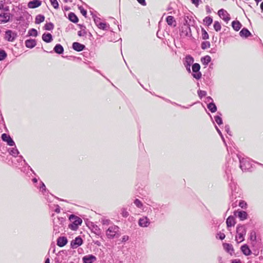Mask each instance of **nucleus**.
I'll return each mask as SVG.
<instances>
[{
    "instance_id": "obj_1",
    "label": "nucleus",
    "mask_w": 263,
    "mask_h": 263,
    "mask_svg": "<svg viewBox=\"0 0 263 263\" xmlns=\"http://www.w3.org/2000/svg\"><path fill=\"white\" fill-rule=\"evenodd\" d=\"M15 20L18 21L21 25L27 27L32 20V16L27 12H22L20 16H16Z\"/></svg>"
},
{
    "instance_id": "obj_2",
    "label": "nucleus",
    "mask_w": 263,
    "mask_h": 263,
    "mask_svg": "<svg viewBox=\"0 0 263 263\" xmlns=\"http://www.w3.org/2000/svg\"><path fill=\"white\" fill-rule=\"evenodd\" d=\"M120 234V228L115 224L109 226L106 231V235L109 239L118 238Z\"/></svg>"
},
{
    "instance_id": "obj_3",
    "label": "nucleus",
    "mask_w": 263,
    "mask_h": 263,
    "mask_svg": "<svg viewBox=\"0 0 263 263\" xmlns=\"http://www.w3.org/2000/svg\"><path fill=\"white\" fill-rule=\"evenodd\" d=\"M247 229L244 225L239 224L236 228V235L235 236L236 241L238 243L241 242L244 240L245 236L246 234Z\"/></svg>"
},
{
    "instance_id": "obj_4",
    "label": "nucleus",
    "mask_w": 263,
    "mask_h": 263,
    "mask_svg": "<svg viewBox=\"0 0 263 263\" xmlns=\"http://www.w3.org/2000/svg\"><path fill=\"white\" fill-rule=\"evenodd\" d=\"M13 15L10 12V10L7 11H0V24L7 23L10 21Z\"/></svg>"
},
{
    "instance_id": "obj_5",
    "label": "nucleus",
    "mask_w": 263,
    "mask_h": 263,
    "mask_svg": "<svg viewBox=\"0 0 263 263\" xmlns=\"http://www.w3.org/2000/svg\"><path fill=\"white\" fill-rule=\"evenodd\" d=\"M240 167L243 171L249 170L251 167V163L248 158H239Z\"/></svg>"
},
{
    "instance_id": "obj_6",
    "label": "nucleus",
    "mask_w": 263,
    "mask_h": 263,
    "mask_svg": "<svg viewBox=\"0 0 263 263\" xmlns=\"http://www.w3.org/2000/svg\"><path fill=\"white\" fill-rule=\"evenodd\" d=\"M200 69V66L198 63H195L192 66V70L193 72L192 76L194 78L197 80L200 79L201 77V73L200 72H199Z\"/></svg>"
},
{
    "instance_id": "obj_7",
    "label": "nucleus",
    "mask_w": 263,
    "mask_h": 263,
    "mask_svg": "<svg viewBox=\"0 0 263 263\" xmlns=\"http://www.w3.org/2000/svg\"><path fill=\"white\" fill-rule=\"evenodd\" d=\"M219 16L225 22H228L230 20V15L223 9L219 10L218 12Z\"/></svg>"
},
{
    "instance_id": "obj_8",
    "label": "nucleus",
    "mask_w": 263,
    "mask_h": 263,
    "mask_svg": "<svg viewBox=\"0 0 263 263\" xmlns=\"http://www.w3.org/2000/svg\"><path fill=\"white\" fill-rule=\"evenodd\" d=\"M138 224L141 227H147L150 224V221L146 216H143L139 219Z\"/></svg>"
},
{
    "instance_id": "obj_9",
    "label": "nucleus",
    "mask_w": 263,
    "mask_h": 263,
    "mask_svg": "<svg viewBox=\"0 0 263 263\" xmlns=\"http://www.w3.org/2000/svg\"><path fill=\"white\" fill-rule=\"evenodd\" d=\"M2 139L4 141L6 142L7 144L9 146L15 145L14 142L9 135L6 134H3L2 135Z\"/></svg>"
},
{
    "instance_id": "obj_10",
    "label": "nucleus",
    "mask_w": 263,
    "mask_h": 263,
    "mask_svg": "<svg viewBox=\"0 0 263 263\" xmlns=\"http://www.w3.org/2000/svg\"><path fill=\"white\" fill-rule=\"evenodd\" d=\"M83 243V240L80 237H77L71 241L70 245L72 248H77Z\"/></svg>"
},
{
    "instance_id": "obj_11",
    "label": "nucleus",
    "mask_w": 263,
    "mask_h": 263,
    "mask_svg": "<svg viewBox=\"0 0 263 263\" xmlns=\"http://www.w3.org/2000/svg\"><path fill=\"white\" fill-rule=\"evenodd\" d=\"M96 260V257L93 255H88L83 257L84 263H93Z\"/></svg>"
},
{
    "instance_id": "obj_12",
    "label": "nucleus",
    "mask_w": 263,
    "mask_h": 263,
    "mask_svg": "<svg viewBox=\"0 0 263 263\" xmlns=\"http://www.w3.org/2000/svg\"><path fill=\"white\" fill-rule=\"evenodd\" d=\"M69 218L72 222L78 226L81 225L82 222V220L80 218L73 215H71Z\"/></svg>"
},
{
    "instance_id": "obj_13",
    "label": "nucleus",
    "mask_w": 263,
    "mask_h": 263,
    "mask_svg": "<svg viewBox=\"0 0 263 263\" xmlns=\"http://www.w3.org/2000/svg\"><path fill=\"white\" fill-rule=\"evenodd\" d=\"M85 46L81 44L78 42H74L72 44V48L77 51H82L84 48Z\"/></svg>"
},
{
    "instance_id": "obj_14",
    "label": "nucleus",
    "mask_w": 263,
    "mask_h": 263,
    "mask_svg": "<svg viewBox=\"0 0 263 263\" xmlns=\"http://www.w3.org/2000/svg\"><path fill=\"white\" fill-rule=\"evenodd\" d=\"M67 243V239L65 237H60L57 239V245L60 247H63Z\"/></svg>"
},
{
    "instance_id": "obj_15",
    "label": "nucleus",
    "mask_w": 263,
    "mask_h": 263,
    "mask_svg": "<svg viewBox=\"0 0 263 263\" xmlns=\"http://www.w3.org/2000/svg\"><path fill=\"white\" fill-rule=\"evenodd\" d=\"M58 222L60 225H61V227H60L59 225L55 224V222H54L53 224V231L55 232V234L60 233V228L62 227V222L64 221V219L63 218H58Z\"/></svg>"
},
{
    "instance_id": "obj_16",
    "label": "nucleus",
    "mask_w": 263,
    "mask_h": 263,
    "mask_svg": "<svg viewBox=\"0 0 263 263\" xmlns=\"http://www.w3.org/2000/svg\"><path fill=\"white\" fill-rule=\"evenodd\" d=\"M41 5V2L39 0H33L30 1L28 4V6L30 8H35Z\"/></svg>"
},
{
    "instance_id": "obj_17",
    "label": "nucleus",
    "mask_w": 263,
    "mask_h": 263,
    "mask_svg": "<svg viewBox=\"0 0 263 263\" xmlns=\"http://www.w3.org/2000/svg\"><path fill=\"white\" fill-rule=\"evenodd\" d=\"M228 228L233 227L235 224V219L233 216H229L226 221Z\"/></svg>"
},
{
    "instance_id": "obj_18",
    "label": "nucleus",
    "mask_w": 263,
    "mask_h": 263,
    "mask_svg": "<svg viewBox=\"0 0 263 263\" xmlns=\"http://www.w3.org/2000/svg\"><path fill=\"white\" fill-rule=\"evenodd\" d=\"M43 40L46 43H50L52 40V36L49 33H44L42 35Z\"/></svg>"
},
{
    "instance_id": "obj_19",
    "label": "nucleus",
    "mask_w": 263,
    "mask_h": 263,
    "mask_svg": "<svg viewBox=\"0 0 263 263\" xmlns=\"http://www.w3.org/2000/svg\"><path fill=\"white\" fill-rule=\"evenodd\" d=\"M241 250L242 253L246 256L250 255L251 251L247 245H244L241 247Z\"/></svg>"
},
{
    "instance_id": "obj_20",
    "label": "nucleus",
    "mask_w": 263,
    "mask_h": 263,
    "mask_svg": "<svg viewBox=\"0 0 263 263\" xmlns=\"http://www.w3.org/2000/svg\"><path fill=\"white\" fill-rule=\"evenodd\" d=\"M25 45L27 47L32 48L36 45L35 40H27L25 41Z\"/></svg>"
},
{
    "instance_id": "obj_21",
    "label": "nucleus",
    "mask_w": 263,
    "mask_h": 263,
    "mask_svg": "<svg viewBox=\"0 0 263 263\" xmlns=\"http://www.w3.org/2000/svg\"><path fill=\"white\" fill-rule=\"evenodd\" d=\"M239 34L241 37H247L251 35V32L246 28H243L239 32Z\"/></svg>"
},
{
    "instance_id": "obj_22",
    "label": "nucleus",
    "mask_w": 263,
    "mask_h": 263,
    "mask_svg": "<svg viewBox=\"0 0 263 263\" xmlns=\"http://www.w3.org/2000/svg\"><path fill=\"white\" fill-rule=\"evenodd\" d=\"M166 21L168 25H170V26L173 25L174 27L176 26V21L173 16H168L166 17Z\"/></svg>"
},
{
    "instance_id": "obj_23",
    "label": "nucleus",
    "mask_w": 263,
    "mask_h": 263,
    "mask_svg": "<svg viewBox=\"0 0 263 263\" xmlns=\"http://www.w3.org/2000/svg\"><path fill=\"white\" fill-rule=\"evenodd\" d=\"M181 29L182 35H184L185 36L189 35V32L190 31V27L189 26L184 25L182 27Z\"/></svg>"
},
{
    "instance_id": "obj_24",
    "label": "nucleus",
    "mask_w": 263,
    "mask_h": 263,
    "mask_svg": "<svg viewBox=\"0 0 263 263\" xmlns=\"http://www.w3.org/2000/svg\"><path fill=\"white\" fill-rule=\"evenodd\" d=\"M237 216L241 220H243L247 218L248 214L246 212L243 211H238Z\"/></svg>"
},
{
    "instance_id": "obj_25",
    "label": "nucleus",
    "mask_w": 263,
    "mask_h": 263,
    "mask_svg": "<svg viewBox=\"0 0 263 263\" xmlns=\"http://www.w3.org/2000/svg\"><path fill=\"white\" fill-rule=\"evenodd\" d=\"M232 26L233 29L236 31H238L241 27V24L239 21H233L232 23Z\"/></svg>"
},
{
    "instance_id": "obj_26",
    "label": "nucleus",
    "mask_w": 263,
    "mask_h": 263,
    "mask_svg": "<svg viewBox=\"0 0 263 263\" xmlns=\"http://www.w3.org/2000/svg\"><path fill=\"white\" fill-rule=\"evenodd\" d=\"M224 249L229 253L232 254L234 252V249L232 246L229 243L223 244Z\"/></svg>"
},
{
    "instance_id": "obj_27",
    "label": "nucleus",
    "mask_w": 263,
    "mask_h": 263,
    "mask_svg": "<svg viewBox=\"0 0 263 263\" xmlns=\"http://www.w3.org/2000/svg\"><path fill=\"white\" fill-rule=\"evenodd\" d=\"M69 20L73 23H77L79 21L78 17L76 15L72 12H70L68 15Z\"/></svg>"
},
{
    "instance_id": "obj_28",
    "label": "nucleus",
    "mask_w": 263,
    "mask_h": 263,
    "mask_svg": "<svg viewBox=\"0 0 263 263\" xmlns=\"http://www.w3.org/2000/svg\"><path fill=\"white\" fill-rule=\"evenodd\" d=\"M8 10H10L9 7L6 5L4 1H1L0 2V11H8Z\"/></svg>"
},
{
    "instance_id": "obj_29",
    "label": "nucleus",
    "mask_w": 263,
    "mask_h": 263,
    "mask_svg": "<svg viewBox=\"0 0 263 263\" xmlns=\"http://www.w3.org/2000/svg\"><path fill=\"white\" fill-rule=\"evenodd\" d=\"M54 51L58 54H61L63 52L64 49L61 45L57 44L54 48Z\"/></svg>"
},
{
    "instance_id": "obj_30",
    "label": "nucleus",
    "mask_w": 263,
    "mask_h": 263,
    "mask_svg": "<svg viewBox=\"0 0 263 263\" xmlns=\"http://www.w3.org/2000/svg\"><path fill=\"white\" fill-rule=\"evenodd\" d=\"M211 58L209 55H206L201 59L202 64L204 65H207L211 62Z\"/></svg>"
},
{
    "instance_id": "obj_31",
    "label": "nucleus",
    "mask_w": 263,
    "mask_h": 263,
    "mask_svg": "<svg viewBox=\"0 0 263 263\" xmlns=\"http://www.w3.org/2000/svg\"><path fill=\"white\" fill-rule=\"evenodd\" d=\"M12 31L8 30L6 31V39L9 42H12L14 40V37L12 36Z\"/></svg>"
},
{
    "instance_id": "obj_32",
    "label": "nucleus",
    "mask_w": 263,
    "mask_h": 263,
    "mask_svg": "<svg viewBox=\"0 0 263 263\" xmlns=\"http://www.w3.org/2000/svg\"><path fill=\"white\" fill-rule=\"evenodd\" d=\"M100 222L103 224V226H109L111 223V221L110 219H107L105 217L101 218L100 219Z\"/></svg>"
},
{
    "instance_id": "obj_33",
    "label": "nucleus",
    "mask_w": 263,
    "mask_h": 263,
    "mask_svg": "<svg viewBox=\"0 0 263 263\" xmlns=\"http://www.w3.org/2000/svg\"><path fill=\"white\" fill-rule=\"evenodd\" d=\"M194 62V59L190 55H187L185 57V63L186 65L190 67L191 65Z\"/></svg>"
},
{
    "instance_id": "obj_34",
    "label": "nucleus",
    "mask_w": 263,
    "mask_h": 263,
    "mask_svg": "<svg viewBox=\"0 0 263 263\" xmlns=\"http://www.w3.org/2000/svg\"><path fill=\"white\" fill-rule=\"evenodd\" d=\"M208 108L212 112H215L217 110L216 106L213 102L210 103L208 105Z\"/></svg>"
},
{
    "instance_id": "obj_35",
    "label": "nucleus",
    "mask_w": 263,
    "mask_h": 263,
    "mask_svg": "<svg viewBox=\"0 0 263 263\" xmlns=\"http://www.w3.org/2000/svg\"><path fill=\"white\" fill-rule=\"evenodd\" d=\"M45 20V17L44 15L41 14L37 15L35 17V23L36 24H40L43 22H44Z\"/></svg>"
},
{
    "instance_id": "obj_36",
    "label": "nucleus",
    "mask_w": 263,
    "mask_h": 263,
    "mask_svg": "<svg viewBox=\"0 0 263 263\" xmlns=\"http://www.w3.org/2000/svg\"><path fill=\"white\" fill-rule=\"evenodd\" d=\"M9 154L14 157L18 155L19 152L16 147L12 148L9 150Z\"/></svg>"
},
{
    "instance_id": "obj_37",
    "label": "nucleus",
    "mask_w": 263,
    "mask_h": 263,
    "mask_svg": "<svg viewBox=\"0 0 263 263\" xmlns=\"http://www.w3.org/2000/svg\"><path fill=\"white\" fill-rule=\"evenodd\" d=\"M204 23L207 26H210L213 22V19L210 16H206L203 20Z\"/></svg>"
},
{
    "instance_id": "obj_38",
    "label": "nucleus",
    "mask_w": 263,
    "mask_h": 263,
    "mask_svg": "<svg viewBox=\"0 0 263 263\" xmlns=\"http://www.w3.org/2000/svg\"><path fill=\"white\" fill-rule=\"evenodd\" d=\"M100 29L106 30L109 28L108 25H107L106 23L101 22V23L99 24V25L98 26Z\"/></svg>"
},
{
    "instance_id": "obj_39",
    "label": "nucleus",
    "mask_w": 263,
    "mask_h": 263,
    "mask_svg": "<svg viewBox=\"0 0 263 263\" xmlns=\"http://www.w3.org/2000/svg\"><path fill=\"white\" fill-rule=\"evenodd\" d=\"M54 26L52 23H47L45 25L44 28L46 30H51L53 29Z\"/></svg>"
},
{
    "instance_id": "obj_40",
    "label": "nucleus",
    "mask_w": 263,
    "mask_h": 263,
    "mask_svg": "<svg viewBox=\"0 0 263 263\" xmlns=\"http://www.w3.org/2000/svg\"><path fill=\"white\" fill-rule=\"evenodd\" d=\"M121 214L124 218L127 217L128 216V215H129V213H128V211L125 208L121 209Z\"/></svg>"
},
{
    "instance_id": "obj_41",
    "label": "nucleus",
    "mask_w": 263,
    "mask_h": 263,
    "mask_svg": "<svg viewBox=\"0 0 263 263\" xmlns=\"http://www.w3.org/2000/svg\"><path fill=\"white\" fill-rule=\"evenodd\" d=\"M214 28L216 31H219L221 30V25L217 22L215 21L214 24Z\"/></svg>"
},
{
    "instance_id": "obj_42",
    "label": "nucleus",
    "mask_w": 263,
    "mask_h": 263,
    "mask_svg": "<svg viewBox=\"0 0 263 263\" xmlns=\"http://www.w3.org/2000/svg\"><path fill=\"white\" fill-rule=\"evenodd\" d=\"M256 239V233L254 231H252L250 233V239L252 241H255Z\"/></svg>"
},
{
    "instance_id": "obj_43",
    "label": "nucleus",
    "mask_w": 263,
    "mask_h": 263,
    "mask_svg": "<svg viewBox=\"0 0 263 263\" xmlns=\"http://www.w3.org/2000/svg\"><path fill=\"white\" fill-rule=\"evenodd\" d=\"M134 204L136 205L137 207L138 208H142L143 207V203L141 201L138 199H136L134 201Z\"/></svg>"
},
{
    "instance_id": "obj_44",
    "label": "nucleus",
    "mask_w": 263,
    "mask_h": 263,
    "mask_svg": "<svg viewBox=\"0 0 263 263\" xmlns=\"http://www.w3.org/2000/svg\"><path fill=\"white\" fill-rule=\"evenodd\" d=\"M210 47V43L208 41L203 42L201 44V48L202 49H205Z\"/></svg>"
},
{
    "instance_id": "obj_45",
    "label": "nucleus",
    "mask_w": 263,
    "mask_h": 263,
    "mask_svg": "<svg viewBox=\"0 0 263 263\" xmlns=\"http://www.w3.org/2000/svg\"><path fill=\"white\" fill-rule=\"evenodd\" d=\"M28 34L30 36H36L37 35V32L35 29H31L29 30Z\"/></svg>"
},
{
    "instance_id": "obj_46",
    "label": "nucleus",
    "mask_w": 263,
    "mask_h": 263,
    "mask_svg": "<svg viewBox=\"0 0 263 263\" xmlns=\"http://www.w3.org/2000/svg\"><path fill=\"white\" fill-rule=\"evenodd\" d=\"M201 32H202V38L203 40H206V39H209V34L204 29H202Z\"/></svg>"
},
{
    "instance_id": "obj_47",
    "label": "nucleus",
    "mask_w": 263,
    "mask_h": 263,
    "mask_svg": "<svg viewBox=\"0 0 263 263\" xmlns=\"http://www.w3.org/2000/svg\"><path fill=\"white\" fill-rule=\"evenodd\" d=\"M215 122L218 124L221 125L222 124V120L220 116H216L214 117Z\"/></svg>"
},
{
    "instance_id": "obj_48",
    "label": "nucleus",
    "mask_w": 263,
    "mask_h": 263,
    "mask_svg": "<svg viewBox=\"0 0 263 263\" xmlns=\"http://www.w3.org/2000/svg\"><path fill=\"white\" fill-rule=\"evenodd\" d=\"M7 57V53L6 52L3 50H0V61L4 60Z\"/></svg>"
},
{
    "instance_id": "obj_49",
    "label": "nucleus",
    "mask_w": 263,
    "mask_h": 263,
    "mask_svg": "<svg viewBox=\"0 0 263 263\" xmlns=\"http://www.w3.org/2000/svg\"><path fill=\"white\" fill-rule=\"evenodd\" d=\"M50 2L52 5V6L55 9H58L59 8V4L57 0H50Z\"/></svg>"
},
{
    "instance_id": "obj_50",
    "label": "nucleus",
    "mask_w": 263,
    "mask_h": 263,
    "mask_svg": "<svg viewBox=\"0 0 263 263\" xmlns=\"http://www.w3.org/2000/svg\"><path fill=\"white\" fill-rule=\"evenodd\" d=\"M198 95L199 97L201 98L204 96H205L206 92L205 91L199 90L198 91Z\"/></svg>"
},
{
    "instance_id": "obj_51",
    "label": "nucleus",
    "mask_w": 263,
    "mask_h": 263,
    "mask_svg": "<svg viewBox=\"0 0 263 263\" xmlns=\"http://www.w3.org/2000/svg\"><path fill=\"white\" fill-rule=\"evenodd\" d=\"M93 20L97 26H98L99 24L101 23L100 18L96 16L93 17Z\"/></svg>"
},
{
    "instance_id": "obj_52",
    "label": "nucleus",
    "mask_w": 263,
    "mask_h": 263,
    "mask_svg": "<svg viewBox=\"0 0 263 263\" xmlns=\"http://www.w3.org/2000/svg\"><path fill=\"white\" fill-rule=\"evenodd\" d=\"M69 227L72 230H76L78 228V225L72 222L71 224L69 226Z\"/></svg>"
},
{
    "instance_id": "obj_53",
    "label": "nucleus",
    "mask_w": 263,
    "mask_h": 263,
    "mask_svg": "<svg viewBox=\"0 0 263 263\" xmlns=\"http://www.w3.org/2000/svg\"><path fill=\"white\" fill-rule=\"evenodd\" d=\"M78 34L80 36H84L86 34V32L84 30H82L78 32Z\"/></svg>"
},
{
    "instance_id": "obj_54",
    "label": "nucleus",
    "mask_w": 263,
    "mask_h": 263,
    "mask_svg": "<svg viewBox=\"0 0 263 263\" xmlns=\"http://www.w3.org/2000/svg\"><path fill=\"white\" fill-rule=\"evenodd\" d=\"M239 205L241 208L245 209L247 207V203L243 201H241L239 203Z\"/></svg>"
},
{
    "instance_id": "obj_55",
    "label": "nucleus",
    "mask_w": 263,
    "mask_h": 263,
    "mask_svg": "<svg viewBox=\"0 0 263 263\" xmlns=\"http://www.w3.org/2000/svg\"><path fill=\"white\" fill-rule=\"evenodd\" d=\"M79 9L80 10L81 13L83 16H86L87 14V11L82 7H80Z\"/></svg>"
},
{
    "instance_id": "obj_56",
    "label": "nucleus",
    "mask_w": 263,
    "mask_h": 263,
    "mask_svg": "<svg viewBox=\"0 0 263 263\" xmlns=\"http://www.w3.org/2000/svg\"><path fill=\"white\" fill-rule=\"evenodd\" d=\"M215 128H216V129L218 133L220 136V137H221V139H222V140L223 141H224V138H223V137L222 136V134L221 131L220 130V129L217 127V126H215Z\"/></svg>"
},
{
    "instance_id": "obj_57",
    "label": "nucleus",
    "mask_w": 263,
    "mask_h": 263,
    "mask_svg": "<svg viewBox=\"0 0 263 263\" xmlns=\"http://www.w3.org/2000/svg\"><path fill=\"white\" fill-rule=\"evenodd\" d=\"M224 129H225V130L226 132L228 134H229L230 135H231V132H230V127L228 125H227L225 126L224 127Z\"/></svg>"
},
{
    "instance_id": "obj_58",
    "label": "nucleus",
    "mask_w": 263,
    "mask_h": 263,
    "mask_svg": "<svg viewBox=\"0 0 263 263\" xmlns=\"http://www.w3.org/2000/svg\"><path fill=\"white\" fill-rule=\"evenodd\" d=\"M129 239V237L127 235H124L122 238V242H126Z\"/></svg>"
},
{
    "instance_id": "obj_59",
    "label": "nucleus",
    "mask_w": 263,
    "mask_h": 263,
    "mask_svg": "<svg viewBox=\"0 0 263 263\" xmlns=\"http://www.w3.org/2000/svg\"><path fill=\"white\" fill-rule=\"evenodd\" d=\"M138 2L142 6H145L146 5L145 0H137Z\"/></svg>"
},
{
    "instance_id": "obj_60",
    "label": "nucleus",
    "mask_w": 263,
    "mask_h": 263,
    "mask_svg": "<svg viewBox=\"0 0 263 263\" xmlns=\"http://www.w3.org/2000/svg\"><path fill=\"white\" fill-rule=\"evenodd\" d=\"M218 235H219V238L221 240H223L225 238V235L223 233H220Z\"/></svg>"
},
{
    "instance_id": "obj_61",
    "label": "nucleus",
    "mask_w": 263,
    "mask_h": 263,
    "mask_svg": "<svg viewBox=\"0 0 263 263\" xmlns=\"http://www.w3.org/2000/svg\"><path fill=\"white\" fill-rule=\"evenodd\" d=\"M41 189H42V192L43 191H46V186L44 184V183L43 182H41Z\"/></svg>"
},
{
    "instance_id": "obj_62",
    "label": "nucleus",
    "mask_w": 263,
    "mask_h": 263,
    "mask_svg": "<svg viewBox=\"0 0 263 263\" xmlns=\"http://www.w3.org/2000/svg\"><path fill=\"white\" fill-rule=\"evenodd\" d=\"M54 211L57 213H59L60 212V208L59 206H57V208L55 209Z\"/></svg>"
},
{
    "instance_id": "obj_63",
    "label": "nucleus",
    "mask_w": 263,
    "mask_h": 263,
    "mask_svg": "<svg viewBox=\"0 0 263 263\" xmlns=\"http://www.w3.org/2000/svg\"><path fill=\"white\" fill-rule=\"evenodd\" d=\"M199 0H191L192 3L194 4L195 5H198V2Z\"/></svg>"
},
{
    "instance_id": "obj_64",
    "label": "nucleus",
    "mask_w": 263,
    "mask_h": 263,
    "mask_svg": "<svg viewBox=\"0 0 263 263\" xmlns=\"http://www.w3.org/2000/svg\"><path fill=\"white\" fill-rule=\"evenodd\" d=\"M45 263H50V260L49 258H46Z\"/></svg>"
}]
</instances>
